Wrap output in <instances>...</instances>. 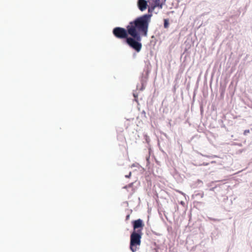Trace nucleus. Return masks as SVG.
<instances>
[{
  "mask_svg": "<svg viewBox=\"0 0 252 252\" xmlns=\"http://www.w3.org/2000/svg\"><path fill=\"white\" fill-rule=\"evenodd\" d=\"M203 195L204 194L202 191H194L191 196L193 199L195 201H198V200L203 197Z\"/></svg>",
  "mask_w": 252,
  "mask_h": 252,
  "instance_id": "obj_4",
  "label": "nucleus"
},
{
  "mask_svg": "<svg viewBox=\"0 0 252 252\" xmlns=\"http://www.w3.org/2000/svg\"><path fill=\"white\" fill-rule=\"evenodd\" d=\"M200 109H201V111L202 112L203 111V108H202V105H200Z\"/></svg>",
  "mask_w": 252,
  "mask_h": 252,
  "instance_id": "obj_13",
  "label": "nucleus"
},
{
  "mask_svg": "<svg viewBox=\"0 0 252 252\" xmlns=\"http://www.w3.org/2000/svg\"><path fill=\"white\" fill-rule=\"evenodd\" d=\"M137 5L139 9L143 11L147 8V2L146 0H138Z\"/></svg>",
  "mask_w": 252,
  "mask_h": 252,
  "instance_id": "obj_3",
  "label": "nucleus"
},
{
  "mask_svg": "<svg viewBox=\"0 0 252 252\" xmlns=\"http://www.w3.org/2000/svg\"><path fill=\"white\" fill-rule=\"evenodd\" d=\"M249 132H250V130L249 129H246L244 131V134L245 135H247V134L249 133Z\"/></svg>",
  "mask_w": 252,
  "mask_h": 252,
  "instance_id": "obj_10",
  "label": "nucleus"
},
{
  "mask_svg": "<svg viewBox=\"0 0 252 252\" xmlns=\"http://www.w3.org/2000/svg\"><path fill=\"white\" fill-rule=\"evenodd\" d=\"M214 188H212V189H210V190H214Z\"/></svg>",
  "mask_w": 252,
  "mask_h": 252,
  "instance_id": "obj_14",
  "label": "nucleus"
},
{
  "mask_svg": "<svg viewBox=\"0 0 252 252\" xmlns=\"http://www.w3.org/2000/svg\"><path fill=\"white\" fill-rule=\"evenodd\" d=\"M156 7L155 6L153 5L151 8H149L148 9L149 13H151V14H148V15H151V17H152V15L151 13L153 11V10L155 9Z\"/></svg>",
  "mask_w": 252,
  "mask_h": 252,
  "instance_id": "obj_9",
  "label": "nucleus"
},
{
  "mask_svg": "<svg viewBox=\"0 0 252 252\" xmlns=\"http://www.w3.org/2000/svg\"><path fill=\"white\" fill-rule=\"evenodd\" d=\"M169 26V22L168 19L164 20V27L165 28H168Z\"/></svg>",
  "mask_w": 252,
  "mask_h": 252,
  "instance_id": "obj_8",
  "label": "nucleus"
},
{
  "mask_svg": "<svg viewBox=\"0 0 252 252\" xmlns=\"http://www.w3.org/2000/svg\"><path fill=\"white\" fill-rule=\"evenodd\" d=\"M133 231L130 236V249L132 252H136L141 245L142 229L144 224L141 219L132 221Z\"/></svg>",
  "mask_w": 252,
  "mask_h": 252,
  "instance_id": "obj_2",
  "label": "nucleus"
},
{
  "mask_svg": "<svg viewBox=\"0 0 252 252\" xmlns=\"http://www.w3.org/2000/svg\"><path fill=\"white\" fill-rule=\"evenodd\" d=\"M130 176H131V172H130L128 175H126L125 177L126 178H129Z\"/></svg>",
  "mask_w": 252,
  "mask_h": 252,
  "instance_id": "obj_11",
  "label": "nucleus"
},
{
  "mask_svg": "<svg viewBox=\"0 0 252 252\" xmlns=\"http://www.w3.org/2000/svg\"><path fill=\"white\" fill-rule=\"evenodd\" d=\"M133 183H131L129 184L128 185L125 186L124 187V188L126 189L127 188H132V192H134V189L133 188Z\"/></svg>",
  "mask_w": 252,
  "mask_h": 252,
  "instance_id": "obj_7",
  "label": "nucleus"
},
{
  "mask_svg": "<svg viewBox=\"0 0 252 252\" xmlns=\"http://www.w3.org/2000/svg\"><path fill=\"white\" fill-rule=\"evenodd\" d=\"M151 15L144 14L130 22L126 29L116 27L112 32L118 39H126V43L137 52L142 48L141 41L142 36L148 35Z\"/></svg>",
  "mask_w": 252,
  "mask_h": 252,
  "instance_id": "obj_1",
  "label": "nucleus"
},
{
  "mask_svg": "<svg viewBox=\"0 0 252 252\" xmlns=\"http://www.w3.org/2000/svg\"><path fill=\"white\" fill-rule=\"evenodd\" d=\"M190 214H191L190 213ZM189 218H191V216H189Z\"/></svg>",
  "mask_w": 252,
  "mask_h": 252,
  "instance_id": "obj_17",
  "label": "nucleus"
},
{
  "mask_svg": "<svg viewBox=\"0 0 252 252\" xmlns=\"http://www.w3.org/2000/svg\"><path fill=\"white\" fill-rule=\"evenodd\" d=\"M203 184L202 182L200 180H197L196 182H194V183H192L190 186L193 188H195V187H201Z\"/></svg>",
  "mask_w": 252,
  "mask_h": 252,
  "instance_id": "obj_6",
  "label": "nucleus"
},
{
  "mask_svg": "<svg viewBox=\"0 0 252 252\" xmlns=\"http://www.w3.org/2000/svg\"><path fill=\"white\" fill-rule=\"evenodd\" d=\"M223 93H224V90H221V94H220V95H221V96H223Z\"/></svg>",
  "mask_w": 252,
  "mask_h": 252,
  "instance_id": "obj_12",
  "label": "nucleus"
},
{
  "mask_svg": "<svg viewBox=\"0 0 252 252\" xmlns=\"http://www.w3.org/2000/svg\"><path fill=\"white\" fill-rule=\"evenodd\" d=\"M129 218V215L126 216V219H127Z\"/></svg>",
  "mask_w": 252,
  "mask_h": 252,
  "instance_id": "obj_16",
  "label": "nucleus"
},
{
  "mask_svg": "<svg viewBox=\"0 0 252 252\" xmlns=\"http://www.w3.org/2000/svg\"><path fill=\"white\" fill-rule=\"evenodd\" d=\"M166 0H154V5L162 8V5L165 3Z\"/></svg>",
  "mask_w": 252,
  "mask_h": 252,
  "instance_id": "obj_5",
  "label": "nucleus"
},
{
  "mask_svg": "<svg viewBox=\"0 0 252 252\" xmlns=\"http://www.w3.org/2000/svg\"><path fill=\"white\" fill-rule=\"evenodd\" d=\"M194 96H195V94H194V95L193 96V100H194Z\"/></svg>",
  "mask_w": 252,
  "mask_h": 252,
  "instance_id": "obj_15",
  "label": "nucleus"
}]
</instances>
